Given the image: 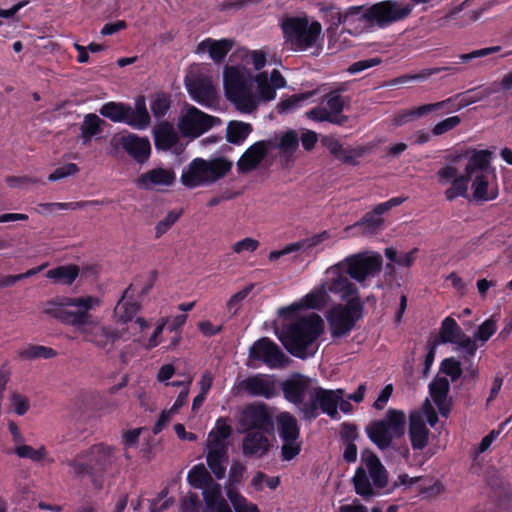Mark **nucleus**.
<instances>
[{
	"label": "nucleus",
	"instance_id": "f257e3e1",
	"mask_svg": "<svg viewBox=\"0 0 512 512\" xmlns=\"http://www.w3.org/2000/svg\"><path fill=\"white\" fill-rule=\"evenodd\" d=\"M333 271L330 272L329 281H322L300 301L286 306L282 312L293 311L300 307L321 308L330 301V295L334 294L346 303L334 305L328 310L326 319L332 338H341L348 335L360 319L362 302L356 284Z\"/></svg>",
	"mask_w": 512,
	"mask_h": 512
},
{
	"label": "nucleus",
	"instance_id": "f03ea898",
	"mask_svg": "<svg viewBox=\"0 0 512 512\" xmlns=\"http://www.w3.org/2000/svg\"><path fill=\"white\" fill-rule=\"evenodd\" d=\"M286 80L274 69L270 76L260 72L252 76L242 66H227L223 71V86L227 99L241 113L254 112L261 102H269L276 98V90L285 87Z\"/></svg>",
	"mask_w": 512,
	"mask_h": 512
},
{
	"label": "nucleus",
	"instance_id": "7ed1b4c3",
	"mask_svg": "<svg viewBox=\"0 0 512 512\" xmlns=\"http://www.w3.org/2000/svg\"><path fill=\"white\" fill-rule=\"evenodd\" d=\"M283 393L304 419H314L320 412L338 419V403L345 396L343 389H324L303 375H294L283 383Z\"/></svg>",
	"mask_w": 512,
	"mask_h": 512
},
{
	"label": "nucleus",
	"instance_id": "20e7f679",
	"mask_svg": "<svg viewBox=\"0 0 512 512\" xmlns=\"http://www.w3.org/2000/svg\"><path fill=\"white\" fill-rule=\"evenodd\" d=\"M284 308L279 309V314L286 321L279 340L296 357L306 358L313 355L317 350L315 341L324 331L322 318L314 312L301 313L304 307L282 312Z\"/></svg>",
	"mask_w": 512,
	"mask_h": 512
},
{
	"label": "nucleus",
	"instance_id": "39448f33",
	"mask_svg": "<svg viewBox=\"0 0 512 512\" xmlns=\"http://www.w3.org/2000/svg\"><path fill=\"white\" fill-rule=\"evenodd\" d=\"M413 10L409 3L396 0H385L369 7L350 6L344 9L342 32L358 34L364 30L386 28L389 25L407 18Z\"/></svg>",
	"mask_w": 512,
	"mask_h": 512
},
{
	"label": "nucleus",
	"instance_id": "423d86ee",
	"mask_svg": "<svg viewBox=\"0 0 512 512\" xmlns=\"http://www.w3.org/2000/svg\"><path fill=\"white\" fill-rule=\"evenodd\" d=\"M461 157L467 159L464 171L466 172L467 186L470 183V199L475 202L496 199L499 194L497 175L490 164L489 153L484 150H467L457 158ZM466 198H469L468 193Z\"/></svg>",
	"mask_w": 512,
	"mask_h": 512
},
{
	"label": "nucleus",
	"instance_id": "0eeeda50",
	"mask_svg": "<svg viewBox=\"0 0 512 512\" xmlns=\"http://www.w3.org/2000/svg\"><path fill=\"white\" fill-rule=\"evenodd\" d=\"M100 305L101 299L93 295L56 296L42 303V313L49 319L78 328L84 314Z\"/></svg>",
	"mask_w": 512,
	"mask_h": 512
},
{
	"label": "nucleus",
	"instance_id": "6e6552de",
	"mask_svg": "<svg viewBox=\"0 0 512 512\" xmlns=\"http://www.w3.org/2000/svg\"><path fill=\"white\" fill-rule=\"evenodd\" d=\"M147 327L148 324L143 318H137L135 322L127 327H120L119 325L113 327L85 313L78 330L85 341L99 349L111 351L118 340L128 339L126 337L128 330L138 328L143 331Z\"/></svg>",
	"mask_w": 512,
	"mask_h": 512
},
{
	"label": "nucleus",
	"instance_id": "1a4fd4ad",
	"mask_svg": "<svg viewBox=\"0 0 512 512\" xmlns=\"http://www.w3.org/2000/svg\"><path fill=\"white\" fill-rule=\"evenodd\" d=\"M354 490L365 501L380 494L388 485V472L380 459L371 451L361 454V464L352 478Z\"/></svg>",
	"mask_w": 512,
	"mask_h": 512
},
{
	"label": "nucleus",
	"instance_id": "9d476101",
	"mask_svg": "<svg viewBox=\"0 0 512 512\" xmlns=\"http://www.w3.org/2000/svg\"><path fill=\"white\" fill-rule=\"evenodd\" d=\"M382 264V257L377 252L364 251L352 254L329 267L325 272L323 281H329L331 279L330 272L334 270L335 274L348 278L350 281L353 279L364 287L370 278L381 271Z\"/></svg>",
	"mask_w": 512,
	"mask_h": 512
},
{
	"label": "nucleus",
	"instance_id": "9b49d317",
	"mask_svg": "<svg viewBox=\"0 0 512 512\" xmlns=\"http://www.w3.org/2000/svg\"><path fill=\"white\" fill-rule=\"evenodd\" d=\"M232 167L233 162L224 157L195 158L183 168L180 181L188 189L210 186L224 178Z\"/></svg>",
	"mask_w": 512,
	"mask_h": 512
},
{
	"label": "nucleus",
	"instance_id": "f8f14e48",
	"mask_svg": "<svg viewBox=\"0 0 512 512\" xmlns=\"http://www.w3.org/2000/svg\"><path fill=\"white\" fill-rule=\"evenodd\" d=\"M284 39L295 51H306L318 44L322 26L306 15L286 17L281 24Z\"/></svg>",
	"mask_w": 512,
	"mask_h": 512
},
{
	"label": "nucleus",
	"instance_id": "ddd939ff",
	"mask_svg": "<svg viewBox=\"0 0 512 512\" xmlns=\"http://www.w3.org/2000/svg\"><path fill=\"white\" fill-rule=\"evenodd\" d=\"M231 427L224 419H219L209 432L204 446L206 463L217 479H223L228 465L229 437Z\"/></svg>",
	"mask_w": 512,
	"mask_h": 512
},
{
	"label": "nucleus",
	"instance_id": "4468645a",
	"mask_svg": "<svg viewBox=\"0 0 512 512\" xmlns=\"http://www.w3.org/2000/svg\"><path fill=\"white\" fill-rule=\"evenodd\" d=\"M406 415L403 411L389 409L383 419L371 423L367 428L370 440L381 450L388 448L394 439L404 435Z\"/></svg>",
	"mask_w": 512,
	"mask_h": 512
},
{
	"label": "nucleus",
	"instance_id": "2eb2a0df",
	"mask_svg": "<svg viewBox=\"0 0 512 512\" xmlns=\"http://www.w3.org/2000/svg\"><path fill=\"white\" fill-rule=\"evenodd\" d=\"M437 421L438 416L428 399L423 403L421 409L410 413L408 434L413 449L422 450L427 446L429 429L426 422L433 427Z\"/></svg>",
	"mask_w": 512,
	"mask_h": 512
},
{
	"label": "nucleus",
	"instance_id": "dca6fc26",
	"mask_svg": "<svg viewBox=\"0 0 512 512\" xmlns=\"http://www.w3.org/2000/svg\"><path fill=\"white\" fill-rule=\"evenodd\" d=\"M276 426L282 441V458L290 461L301 451V443L298 440L300 436L298 421L289 412H281L276 417Z\"/></svg>",
	"mask_w": 512,
	"mask_h": 512
},
{
	"label": "nucleus",
	"instance_id": "f3484780",
	"mask_svg": "<svg viewBox=\"0 0 512 512\" xmlns=\"http://www.w3.org/2000/svg\"><path fill=\"white\" fill-rule=\"evenodd\" d=\"M345 106V99L336 92L325 96L322 103L306 112V116L314 121H327L333 124L342 125L347 117L342 114Z\"/></svg>",
	"mask_w": 512,
	"mask_h": 512
},
{
	"label": "nucleus",
	"instance_id": "a211bd4d",
	"mask_svg": "<svg viewBox=\"0 0 512 512\" xmlns=\"http://www.w3.org/2000/svg\"><path fill=\"white\" fill-rule=\"evenodd\" d=\"M176 179V172L172 167L158 166L140 174L135 185L142 190L162 192L172 187Z\"/></svg>",
	"mask_w": 512,
	"mask_h": 512
},
{
	"label": "nucleus",
	"instance_id": "6ab92c4d",
	"mask_svg": "<svg viewBox=\"0 0 512 512\" xmlns=\"http://www.w3.org/2000/svg\"><path fill=\"white\" fill-rule=\"evenodd\" d=\"M215 118L203 113L195 107H190L178 124L181 133L187 137H198L212 128Z\"/></svg>",
	"mask_w": 512,
	"mask_h": 512
},
{
	"label": "nucleus",
	"instance_id": "aec40b11",
	"mask_svg": "<svg viewBox=\"0 0 512 512\" xmlns=\"http://www.w3.org/2000/svg\"><path fill=\"white\" fill-rule=\"evenodd\" d=\"M436 176L441 185L451 184L445 191L447 200L452 201L457 197H467V177L465 171L464 174H459L455 166L447 164L438 170Z\"/></svg>",
	"mask_w": 512,
	"mask_h": 512
},
{
	"label": "nucleus",
	"instance_id": "412c9836",
	"mask_svg": "<svg viewBox=\"0 0 512 512\" xmlns=\"http://www.w3.org/2000/svg\"><path fill=\"white\" fill-rule=\"evenodd\" d=\"M268 143L271 150H277L281 163L289 166L299 148V134L295 130H287L269 138Z\"/></svg>",
	"mask_w": 512,
	"mask_h": 512
},
{
	"label": "nucleus",
	"instance_id": "4be33fe9",
	"mask_svg": "<svg viewBox=\"0 0 512 512\" xmlns=\"http://www.w3.org/2000/svg\"><path fill=\"white\" fill-rule=\"evenodd\" d=\"M330 238L331 235L328 231H322L307 238L289 243L280 250L271 251L268 255V259L270 262H275L283 256L296 252H302L308 255L313 250L319 248L325 241L329 240Z\"/></svg>",
	"mask_w": 512,
	"mask_h": 512
},
{
	"label": "nucleus",
	"instance_id": "5701e85b",
	"mask_svg": "<svg viewBox=\"0 0 512 512\" xmlns=\"http://www.w3.org/2000/svg\"><path fill=\"white\" fill-rule=\"evenodd\" d=\"M185 85L191 98L199 104L210 107L217 102V89L210 77L199 76L195 79L187 77Z\"/></svg>",
	"mask_w": 512,
	"mask_h": 512
},
{
	"label": "nucleus",
	"instance_id": "b1692460",
	"mask_svg": "<svg viewBox=\"0 0 512 512\" xmlns=\"http://www.w3.org/2000/svg\"><path fill=\"white\" fill-rule=\"evenodd\" d=\"M111 143L121 145L122 148L138 163H145L151 155V144L148 138L129 133L115 135Z\"/></svg>",
	"mask_w": 512,
	"mask_h": 512
},
{
	"label": "nucleus",
	"instance_id": "393cba45",
	"mask_svg": "<svg viewBox=\"0 0 512 512\" xmlns=\"http://www.w3.org/2000/svg\"><path fill=\"white\" fill-rule=\"evenodd\" d=\"M250 357L261 360L269 367H282L288 362V358L280 348L268 338H261L250 348Z\"/></svg>",
	"mask_w": 512,
	"mask_h": 512
},
{
	"label": "nucleus",
	"instance_id": "a878e982",
	"mask_svg": "<svg viewBox=\"0 0 512 512\" xmlns=\"http://www.w3.org/2000/svg\"><path fill=\"white\" fill-rule=\"evenodd\" d=\"M269 150L271 149L268 140L255 142L239 158L237 162L238 170L242 173L254 170L267 156Z\"/></svg>",
	"mask_w": 512,
	"mask_h": 512
},
{
	"label": "nucleus",
	"instance_id": "bb28decb",
	"mask_svg": "<svg viewBox=\"0 0 512 512\" xmlns=\"http://www.w3.org/2000/svg\"><path fill=\"white\" fill-rule=\"evenodd\" d=\"M271 448L269 438L261 431H249L243 439V453L249 457L261 458Z\"/></svg>",
	"mask_w": 512,
	"mask_h": 512
},
{
	"label": "nucleus",
	"instance_id": "cd10ccee",
	"mask_svg": "<svg viewBox=\"0 0 512 512\" xmlns=\"http://www.w3.org/2000/svg\"><path fill=\"white\" fill-rule=\"evenodd\" d=\"M242 388L253 396L271 398L276 393L275 381L271 376L258 374L249 377L241 384Z\"/></svg>",
	"mask_w": 512,
	"mask_h": 512
},
{
	"label": "nucleus",
	"instance_id": "c85d7f7f",
	"mask_svg": "<svg viewBox=\"0 0 512 512\" xmlns=\"http://www.w3.org/2000/svg\"><path fill=\"white\" fill-rule=\"evenodd\" d=\"M85 451L95 472L110 468L116 461L115 450L109 445L96 444Z\"/></svg>",
	"mask_w": 512,
	"mask_h": 512
},
{
	"label": "nucleus",
	"instance_id": "c756f323",
	"mask_svg": "<svg viewBox=\"0 0 512 512\" xmlns=\"http://www.w3.org/2000/svg\"><path fill=\"white\" fill-rule=\"evenodd\" d=\"M124 123L136 130H145L150 126V115L143 97L136 99L134 107L127 106Z\"/></svg>",
	"mask_w": 512,
	"mask_h": 512
},
{
	"label": "nucleus",
	"instance_id": "7c9ffc66",
	"mask_svg": "<svg viewBox=\"0 0 512 512\" xmlns=\"http://www.w3.org/2000/svg\"><path fill=\"white\" fill-rule=\"evenodd\" d=\"M240 422L246 429H261L269 424L270 416L264 405H250L243 410Z\"/></svg>",
	"mask_w": 512,
	"mask_h": 512
},
{
	"label": "nucleus",
	"instance_id": "2f4dec72",
	"mask_svg": "<svg viewBox=\"0 0 512 512\" xmlns=\"http://www.w3.org/2000/svg\"><path fill=\"white\" fill-rule=\"evenodd\" d=\"M429 392L432 400L438 407L439 412L443 416H446L450 411L448 380L444 377H436L429 385Z\"/></svg>",
	"mask_w": 512,
	"mask_h": 512
},
{
	"label": "nucleus",
	"instance_id": "473e14b6",
	"mask_svg": "<svg viewBox=\"0 0 512 512\" xmlns=\"http://www.w3.org/2000/svg\"><path fill=\"white\" fill-rule=\"evenodd\" d=\"M233 47V41L228 39H205L197 46V53L208 52L210 58L220 63Z\"/></svg>",
	"mask_w": 512,
	"mask_h": 512
},
{
	"label": "nucleus",
	"instance_id": "72a5a7b5",
	"mask_svg": "<svg viewBox=\"0 0 512 512\" xmlns=\"http://www.w3.org/2000/svg\"><path fill=\"white\" fill-rule=\"evenodd\" d=\"M67 468L69 474L75 479H83L92 476L95 472L86 451H82L71 459L62 462Z\"/></svg>",
	"mask_w": 512,
	"mask_h": 512
},
{
	"label": "nucleus",
	"instance_id": "f704fd0d",
	"mask_svg": "<svg viewBox=\"0 0 512 512\" xmlns=\"http://www.w3.org/2000/svg\"><path fill=\"white\" fill-rule=\"evenodd\" d=\"M80 272L77 265L68 264L55 267L46 272V277L54 284L71 286Z\"/></svg>",
	"mask_w": 512,
	"mask_h": 512
},
{
	"label": "nucleus",
	"instance_id": "c9c22d12",
	"mask_svg": "<svg viewBox=\"0 0 512 512\" xmlns=\"http://www.w3.org/2000/svg\"><path fill=\"white\" fill-rule=\"evenodd\" d=\"M187 480L191 486L197 489H203V493L208 491L210 494L213 492V486L217 485L213 482V479L209 471L203 464L195 465L187 475Z\"/></svg>",
	"mask_w": 512,
	"mask_h": 512
},
{
	"label": "nucleus",
	"instance_id": "e433bc0d",
	"mask_svg": "<svg viewBox=\"0 0 512 512\" xmlns=\"http://www.w3.org/2000/svg\"><path fill=\"white\" fill-rule=\"evenodd\" d=\"M56 355V351L50 347L31 344L20 348L16 352L17 359L21 361H32L39 358L50 359Z\"/></svg>",
	"mask_w": 512,
	"mask_h": 512
},
{
	"label": "nucleus",
	"instance_id": "4c0bfd02",
	"mask_svg": "<svg viewBox=\"0 0 512 512\" xmlns=\"http://www.w3.org/2000/svg\"><path fill=\"white\" fill-rule=\"evenodd\" d=\"M128 288L123 295V298L117 303L114 313L118 318V323L120 327H125L124 325L128 322H131L136 313L139 310V304L133 301H127L125 298L129 292Z\"/></svg>",
	"mask_w": 512,
	"mask_h": 512
},
{
	"label": "nucleus",
	"instance_id": "58836bf2",
	"mask_svg": "<svg viewBox=\"0 0 512 512\" xmlns=\"http://www.w3.org/2000/svg\"><path fill=\"white\" fill-rule=\"evenodd\" d=\"M253 128L252 125L243 121H230L226 129L227 141L232 144H241L250 135Z\"/></svg>",
	"mask_w": 512,
	"mask_h": 512
},
{
	"label": "nucleus",
	"instance_id": "ea45409f",
	"mask_svg": "<svg viewBox=\"0 0 512 512\" xmlns=\"http://www.w3.org/2000/svg\"><path fill=\"white\" fill-rule=\"evenodd\" d=\"M100 202L97 200L92 201H79L69 203H44L39 204L37 210L42 214H53L59 210H79L86 207H92L99 205Z\"/></svg>",
	"mask_w": 512,
	"mask_h": 512
},
{
	"label": "nucleus",
	"instance_id": "a19ab883",
	"mask_svg": "<svg viewBox=\"0 0 512 512\" xmlns=\"http://www.w3.org/2000/svg\"><path fill=\"white\" fill-rule=\"evenodd\" d=\"M13 452L18 458L28 459L34 463L41 462L47 456V450L45 446L39 445L35 448L25 444V441L17 446H13Z\"/></svg>",
	"mask_w": 512,
	"mask_h": 512
},
{
	"label": "nucleus",
	"instance_id": "79ce46f5",
	"mask_svg": "<svg viewBox=\"0 0 512 512\" xmlns=\"http://www.w3.org/2000/svg\"><path fill=\"white\" fill-rule=\"evenodd\" d=\"M383 224V218L377 216L373 212L367 213L360 221L356 222L352 226H347L345 231H349L354 228L360 230L361 235H372L381 228Z\"/></svg>",
	"mask_w": 512,
	"mask_h": 512
},
{
	"label": "nucleus",
	"instance_id": "37998d69",
	"mask_svg": "<svg viewBox=\"0 0 512 512\" xmlns=\"http://www.w3.org/2000/svg\"><path fill=\"white\" fill-rule=\"evenodd\" d=\"M104 121L99 118L96 114H87L81 124L80 137L84 144L91 141L92 137L96 136L101 132V125Z\"/></svg>",
	"mask_w": 512,
	"mask_h": 512
},
{
	"label": "nucleus",
	"instance_id": "c03bdc74",
	"mask_svg": "<svg viewBox=\"0 0 512 512\" xmlns=\"http://www.w3.org/2000/svg\"><path fill=\"white\" fill-rule=\"evenodd\" d=\"M226 494L235 512H261L256 504L248 501L234 488L229 487Z\"/></svg>",
	"mask_w": 512,
	"mask_h": 512
},
{
	"label": "nucleus",
	"instance_id": "a18cd8bd",
	"mask_svg": "<svg viewBox=\"0 0 512 512\" xmlns=\"http://www.w3.org/2000/svg\"><path fill=\"white\" fill-rule=\"evenodd\" d=\"M204 498L212 512H232L225 499L221 496L220 485L213 486L212 494L205 491Z\"/></svg>",
	"mask_w": 512,
	"mask_h": 512
},
{
	"label": "nucleus",
	"instance_id": "49530a36",
	"mask_svg": "<svg viewBox=\"0 0 512 512\" xmlns=\"http://www.w3.org/2000/svg\"><path fill=\"white\" fill-rule=\"evenodd\" d=\"M463 334L457 322L451 317L443 320L440 329V340L442 343H454Z\"/></svg>",
	"mask_w": 512,
	"mask_h": 512
},
{
	"label": "nucleus",
	"instance_id": "de8ad7c7",
	"mask_svg": "<svg viewBox=\"0 0 512 512\" xmlns=\"http://www.w3.org/2000/svg\"><path fill=\"white\" fill-rule=\"evenodd\" d=\"M127 111V105L123 103L108 102L100 108V114L113 122H123Z\"/></svg>",
	"mask_w": 512,
	"mask_h": 512
},
{
	"label": "nucleus",
	"instance_id": "09e8293b",
	"mask_svg": "<svg viewBox=\"0 0 512 512\" xmlns=\"http://www.w3.org/2000/svg\"><path fill=\"white\" fill-rule=\"evenodd\" d=\"M182 215V210L169 211L166 216L157 222L155 226V237L160 238L178 221Z\"/></svg>",
	"mask_w": 512,
	"mask_h": 512
},
{
	"label": "nucleus",
	"instance_id": "8fccbe9b",
	"mask_svg": "<svg viewBox=\"0 0 512 512\" xmlns=\"http://www.w3.org/2000/svg\"><path fill=\"white\" fill-rule=\"evenodd\" d=\"M320 12L323 14L324 19L332 26L342 25L344 10L334 4H326L320 7Z\"/></svg>",
	"mask_w": 512,
	"mask_h": 512
},
{
	"label": "nucleus",
	"instance_id": "3c124183",
	"mask_svg": "<svg viewBox=\"0 0 512 512\" xmlns=\"http://www.w3.org/2000/svg\"><path fill=\"white\" fill-rule=\"evenodd\" d=\"M260 246V242L257 239L246 237L235 242L231 249L232 251L240 256L250 255L254 253Z\"/></svg>",
	"mask_w": 512,
	"mask_h": 512
},
{
	"label": "nucleus",
	"instance_id": "603ef678",
	"mask_svg": "<svg viewBox=\"0 0 512 512\" xmlns=\"http://www.w3.org/2000/svg\"><path fill=\"white\" fill-rule=\"evenodd\" d=\"M311 96L310 93L304 94H295L284 100H282L278 104V111L280 113H289L295 110L298 107H301L302 104Z\"/></svg>",
	"mask_w": 512,
	"mask_h": 512
},
{
	"label": "nucleus",
	"instance_id": "864d4df0",
	"mask_svg": "<svg viewBox=\"0 0 512 512\" xmlns=\"http://www.w3.org/2000/svg\"><path fill=\"white\" fill-rule=\"evenodd\" d=\"M192 381L193 378L190 375L185 376V378L182 380V390L180 391L172 407L168 409L171 415L174 416L175 414H177L179 410L186 404Z\"/></svg>",
	"mask_w": 512,
	"mask_h": 512
},
{
	"label": "nucleus",
	"instance_id": "5fc2aeb1",
	"mask_svg": "<svg viewBox=\"0 0 512 512\" xmlns=\"http://www.w3.org/2000/svg\"><path fill=\"white\" fill-rule=\"evenodd\" d=\"M192 381L193 378L190 375L185 376V378L182 380V390L180 391L172 407L168 409L171 415L174 416L175 414H177L179 410L186 404Z\"/></svg>",
	"mask_w": 512,
	"mask_h": 512
},
{
	"label": "nucleus",
	"instance_id": "6e6d98bb",
	"mask_svg": "<svg viewBox=\"0 0 512 512\" xmlns=\"http://www.w3.org/2000/svg\"><path fill=\"white\" fill-rule=\"evenodd\" d=\"M192 381L193 378L190 375L185 376V378L182 380V390L180 391L172 407L168 409L171 415L174 416L175 414H177L179 410L186 404Z\"/></svg>",
	"mask_w": 512,
	"mask_h": 512
},
{
	"label": "nucleus",
	"instance_id": "4d7b16f0",
	"mask_svg": "<svg viewBox=\"0 0 512 512\" xmlns=\"http://www.w3.org/2000/svg\"><path fill=\"white\" fill-rule=\"evenodd\" d=\"M192 381L193 378L190 375L185 376V378L182 380V390L180 391L172 407L168 409L171 415L174 416L175 414H177L179 410L186 404Z\"/></svg>",
	"mask_w": 512,
	"mask_h": 512
},
{
	"label": "nucleus",
	"instance_id": "13d9d810",
	"mask_svg": "<svg viewBox=\"0 0 512 512\" xmlns=\"http://www.w3.org/2000/svg\"><path fill=\"white\" fill-rule=\"evenodd\" d=\"M192 381L193 378L190 375L185 376V378L182 380V390L180 391L172 407L168 409L171 415L174 416L175 414H177L179 410L186 404Z\"/></svg>",
	"mask_w": 512,
	"mask_h": 512
},
{
	"label": "nucleus",
	"instance_id": "bf43d9fd",
	"mask_svg": "<svg viewBox=\"0 0 512 512\" xmlns=\"http://www.w3.org/2000/svg\"><path fill=\"white\" fill-rule=\"evenodd\" d=\"M192 381L193 378L190 375L185 376V378L182 380V390L180 391L172 407L168 409L171 415L174 416L175 414H177L179 410L186 404Z\"/></svg>",
	"mask_w": 512,
	"mask_h": 512
},
{
	"label": "nucleus",
	"instance_id": "052dcab7",
	"mask_svg": "<svg viewBox=\"0 0 512 512\" xmlns=\"http://www.w3.org/2000/svg\"><path fill=\"white\" fill-rule=\"evenodd\" d=\"M177 141L176 134L168 125H162L156 131V144L163 148H171Z\"/></svg>",
	"mask_w": 512,
	"mask_h": 512
},
{
	"label": "nucleus",
	"instance_id": "680f3d73",
	"mask_svg": "<svg viewBox=\"0 0 512 512\" xmlns=\"http://www.w3.org/2000/svg\"><path fill=\"white\" fill-rule=\"evenodd\" d=\"M461 123V118L457 115L450 116L436 123L432 128V134L434 136H441L453 129H455Z\"/></svg>",
	"mask_w": 512,
	"mask_h": 512
},
{
	"label": "nucleus",
	"instance_id": "e2e57ef3",
	"mask_svg": "<svg viewBox=\"0 0 512 512\" xmlns=\"http://www.w3.org/2000/svg\"><path fill=\"white\" fill-rule=\"evenodd\" d=\"M279 482L278 477H269L262 472H257L251 480V485L255 490L260 491L263 490L265 486L270 489H275L279 485Z\"/></svg>",
	"mask_w": 512,
	"mask_h": 512
},
{
	"label": "nucleus",
	"instance_id": "0e129e2a",
	"mask_svg": "<svg viewBox=\"0 0 512 512\" xmlns=\"http://www.w3.org/2000/svg\"><path fill=\"white\" fill-rule=\"evenodd\" d=\"M453 344L456 345L455 349L462 351L465 357L473 356L477 350V344L475 340L471 339L464 333Z\"/></svg>",
	"mask_w": 512,
	"mask_h": 512
},
{
	"label": "nucleus",
	"instance_id": "69168bd1",
	"mask_svg": "<svg viewBox=\"0 0 512 512\" xmlns=\"http://www.w3.org/2000/svg\"><path fill=\"white\" fill-rule=\"evenodd\" d=\"M140 433H141V429L136 428L133 430H129L123 434L122 442H123L124 456L126 459L131 458L129 455V449L137 446Z\"/></svg>",
	"mask_w": 512,
	"mask_h": 512
},
{
	"label": "nucleus",
	"instance_id": "338daca9",
	"mask_svg": "<svg viewBox=\"0 0 512 512\" xmlns=\"http://www.w3.org/2000/svg\"><path fill=\"white\" fill-rule=\"evenodd\" d=\"M251 290L252 287H246L232 295L226 303L227 311L234 315L240 308L242 301L249 295Z\"/></svg>",
	"mask_w": 512,
	"mask_h": 512
},
{
	"label": "nucleus",
	"instance_id": "774afa93",
	"mask_svg": "<svg viewBox=\"0 0 512 512\" xmlns=\"http://www.w3.org/2000/svg\"><path fill=\"white\" fill-rule=\"evenodd\" d=\"M496 329L495 321L493 319H487L479 326L474 337L476 340L486 342L496 332Z\"/></svg>",
	"mask_w": 512,
	"mask_h": 512
}]
</instances>
